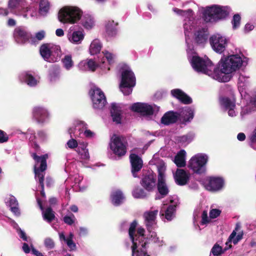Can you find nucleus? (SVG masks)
Wrapping results in <instances>:
<instances>
[{
  "mask_svg": "<svg viewBox=\"0 0 256 256\" xmlns=\"http://www.w3.org/2000/svg\"><path fill=\"white\" fill-rule=\"evenodd\" d=\"M170 94L172 96L178 99L182 103L185 104L192 103V98L180 89H173L170 91Z\"/></svg>",
  "mask_w": 256,
  "mask_h": 256,
  "instance_id": "32",
  "label": "nucleus"
},
{
  "mask_svg": "<svg viewBox=\"0 0 256 256\" xmlns=\"http://www.w3.org/2000/svg\"><path fill=\"white\" fill-rule=\"evenodd\" d=\"M78 68L83 71H87L89 70H88V60H82L79 62L78 64Z\"/></svg>",
  "mask_w": 256,
  "mask_h": 256,
  "instance_id": "55",
  "label": "nucleus"
},
{
  "mask_svg": "<svg viewBox=\"0 0 256 256\" xmlns=\"http://www.w3.org/2000/svg\"><path fill=\"white\" fill-rule=\"evenodd\" d=\"M70 180L72 182V187L75 190L83 191L86 189L88 184L84 180L83 176L80 174H76L68 178L66 180V182Z\"/></svg>",
  "mask_w": 256,
  "mask_h": 256,
  "instance_id": "26",
  "label": "nucleus"
},
{
  "mask_svg": "<svg viewBox=\"0 0 256 256\" xmlns=\"http://www.w3.org/2000/svg\"><path fill=\"white\" fill-rule=\"evenodd\" d=\"M186 152L184 150H180L176 156L174 162L178 167H183L186 165Z\"/></svg>",
  "mask_w": 256,
  "mask_h": 256,
  "instance_id": "42",
  "label": "nucleus"
},
{
  "mask_svg": "<svg viewBox=\"0 0 256 256\" xmlns=\"http://www.w3.org/2000/svg\"><path fill=\"white\" fill-rule=\"evenodd\" d=\"M158 209L151 208L150 210L144 214V223L148 232L146 236L145 230L140 226L137 228L138 223L133 221L130 224L128 230V235L132 245V256H150L148 252L149 241L151 240L158 246L163 244V240L157 236L156 232L153 230L156 226V216Z\"/></svg>",
  "mask_w": 256,
  "mask_h": 256,
  "instance_id": "2",
  "label": "nucleus"
},
{
  "mask_svg": "<svg viewBox=\"0 0 256 256\" xmlns=\"http://www.w3.org/2000/svg\"><path fill=\"white\" fill-rule=\"evenodd\" d=\"M131 109L134 112L140 113L142 116H150L157 113L160 110V107L156 104L136 102L131 106Z\"/></svg>",
  "mask_w": 256,
  "mask_h": 256,
  "instance_id": "15",
  "label": "nucleus"
},
{
  "mask_svg": "<svg viewBox=\"0 0 256 256\" xmlns=\"http://www.w3.org/2000/svg\"><path fill=\"white\" fill-rule=\"evenodd\" d=\"M18 78L22 82H24L30 87L36 86L39 82L40 78L34 77L29 72H22Z\"/></svg>",
  "mask_w": 256,
  "mask_h": 256,
  "instance_id": "27",
  "label": "nucleus"
},
{
  "mask_svg": "<svg viewBox=\"0 0 256 256\" xmlns=\"http://www.w3.org/2000/svg\"><path fill=\"white\" fill-rule=\"evenodd\" d=\"M13 34L15 41L19 44H25L30 37V34L26 28L23 26L16 27L14 31Z\"/></svg>",
  "mask_w": 256,
  "mask_h": 256,
  "instance_id": "23",
  "label": "nucleus"
},
{
  "mask_svg": "<svg viewBox=\"0 0 256 256\" xmlns=\"http://www.w3.org/2000/svg\"><path fill=\"white\" fill-rule=\"evenodd\" d=\"M82 11L77 7L66 6L62 8L58 14L59 20L64 24L76 23L82 18L81 24L86 30H90L95 25L94 18L86 14L82 16Z\"/></svg>",
  "mask_w": 256,
  "mask_h": 256,
  "instance_id": "4",
  "label": "nucleus"
},
{
  "mask_svg": "<svg viewBox=\"0 0 256 256\" xmlns=\"http://www.w3.org/2000/svg\"><path fill=\"white\" fill-rule=\"evenodd\" d=\"M44 246L48 250L53 249L55 246L54 240L50 238H46L44 241Z\"/></svg>",
  "mask_w": 256,
  "mask_h": 256,
  "instance_id": "54",
  "label": "nucleus"
},
{
  "mask_svg": "<svg viewBox=\"0 0 256 256\" xmlns=\"http://www.w3.org/2000/svg\"><path fill=\"white\" fill-rule=\"evenodd\" d=\"M46 36V32L44 30H41L35 34L34 37L32 38V40L33 43H35L36 42L42 40Z\"/></svg>",
  "mask_w": 256,
  "mask_h": 256,
  "instance_id": "51",
  "label": "nucleus"
},
{
  "mask_svg": "<svg viewBox=\"0 0 256 256\" xmlns=\"http://www.w3.org/2000/svg\"><path fill=\"white\" fill-rule=\"evenodd\" d=\"M22 250L26 254L30 253L31 250L30 244L27 242H24L22 244Z\"/></svg>",
  "mask_w": 256,
  "mask_h": 256,
  "instance_id": "62",
  "label": "nucleus"
},
{
  "mask_svg": "<svg viewBox=\"0 0 256 256\" xmlns=\"http://www.w3.org/2000/svg\"><path fill=\"white\" fill-rule=\"evenodd\" d=\"M231 246L230 245L228 246H226L224 248H222L221 246L216 243L211 249L210 256H220Z\"/></svg>",
  "mask_w": 256,
  "mask_h": 256,
  "instance_id": "45",
  "label": "nucleus"
},
{
  "mask_svg": "<svg viewBox=\"0 0 256 256\" xmlns=\"http://www.w3.org/2000/svg\"><path fill=\"white\" fill-rule=\"evenodd\" d=\"M142 186L147 190L150 191L156 186V178L153 174H148L145 176L142 180Z\"/></svg>",
  "mask_w": 256,
  "mask_h": 256,
  "instance_id": "35",
  "label": "nucleus"
},
{
  "mask_svg": "<svg viewBox=\"0 0 256 256\" xmlns=\"http://www.w3.org/2000/svg\"><path fill=\"white\" fill-rule=\"evenodd\" d=\"M37 138L40 141L44 142L48 139V136L45 132L40 130L38 132Z\"/></svg>",
  "mask_w": 256,
  "mask_h": 256,
  "instance_id": "59",
  "label": "nucleus"
},
{
  "mask_svg": "<svg viewBox=\"0 0 256 256\" xmlns=\"http://www.w3.org/2000/svg\"><path fill=\"white\" fill-rule=\"evenodd\" d=\"M30 247H31L32 252L33 254H34L36 256H43V254L42 252H40L39 251L37 250L36 249H35L34 248L32 244V246H30Z\"/></svg>",
  "mask_w": 256,
  "mask_h": 256,
  "instance_id": "64",
  "label": "nucleus"
},
{
  "mask_svg": "<svg viewBox=\"0 0 256 256\" xmlns=\"http://www.w3.org/2000/svg\"><path fill=\"white\" fill-rule=\"evenodd\" d=\"M124 199V195L121 190H116L112 191L110 194V200L114 205L116 206L120 205L123 202Z\"/></svg>",
  "mask_w": 256,
  "mask_h": 256,
  "instance_id": "38",
  "label": "nucleus"
},
{
  "mask_svg": "<svg viewBox=\"0 0 256 256\" xmlns=\"http://www.w3.org/2000/svg\"><path fill=\"white\" fill-rule=\"evenodd\" d=\"M222 210L217 208H212L210 212V218H216L221 214Z\"/></svg>",
  "mask_w": 256,
  "mask_h": 256,
  "instance_id": "57",
  "label": "nucleus"
},
{
  "mask_svg": "<svg viewBox=\"0 0 256 256\" xmlns=\"http://www.w3.org/2000/svg\"><path fill=\"white\" fill-rule=\"evenodd\" d=\"M60 241H64L70 251H75L76 250V246L73 240H66V237L63 232H58Z\"/></svg>",
  "mask_w": 256,
  "mask_h": 256,
  "instance_id": "46",
  "label": "nucleus"
},
{
  "mask_svg": "<svg viewBox=\"0 0 256 256\" xmlns=\"http://www.w3.org/2000/svg\"><path fill=\"white\" fill-rule=\"evenodd\" d=\"M62 63L63 67L66 70H70L74 66V62L72 59V56L70 54H67L64 56L62 59Z\"/></svg>",
  "mask_w": 256,
  "mask_h": 256,
  "instance_id": "44",
  "label": "nucleus"
},
{
  "mask_svg": "<svg viewBox=\"0 0 256 256\" xmlns=\"http://www.w3.org/2000/svg\"><path fill=\"white\" fill-rule=\"evenodd\" d=\"M210 221L209 218L208 216V212L206 210H204L202 214V220L200 224L204 225L208 224Z\"/></svg>",
  "mask_w": 256,
  "mask_h": 256,
  "instance_id": "58",
  "label": "nucleus"
},
{
  "mask_svg": "<svg viewBox=\"0 0 256 256\" xmlns=\"http://www.w3.org/2000/svg\"><path fill=\"white\" fill-rule=\"evenodd\" d=\"M22 134H25L26 138H28L30 141L33 142L36 138L34 132L32 130H28L26 133L22 132Z\"/></svg>",
  "mask_w": 256,
  "mask_h": 256,
  "instance_id": "60",
  "label": "nucleus"
},
{
  "mask_svg": "<svg viewBox=\"0 0 256 256\" xmlns=\"http://www.w3.org/2000/svg\"><path fill=\"white\" fill-rule=\"evenodd\" d=\"M19 236L23 240L28 242L30 244V246H32V240L30 237L27 236L24 232L22 230H19L18 232H17Z\"/></svg>",
  "mask_w": 256,
  "mask_h": 256,
  "instance_id": "53",
  "label": "nucleus"
},
{
  "mask_svg": "<svg viewBox=\"0 0 256 256\" xmlns=\"http://www.w3.org/2000/svg\"><path fill=\"white\" fill-rule=\"evenodd\" d=\"M75 220V216L73 214L64 217V222L68 225H72L74 222Z\"/></svg>",
  "mask_w": 256,
  "mask_h": 256,
  "instance_id": "56",
  "label": "nucleus"
},
{
  "mask_svg": "<svg viewBox=\"0 0 256 256\" xmlns=\"http://www.w3.org/2000/svg\"><path fill=\"white\" fill-rule=\"evenodd\" d=\"M32 114L35 119L39 123H44L48 120L50 114L48 110L44 107L37 106L32 110Z\"/></svg>",
  "mask_w": 256,
  "mask_h": 256,
  "instance_id": "24",
  "label": "nucleus"
},
{
  "mask_svg": "<svg viewBox=\"0 0 256 256\" xmlns=\"http://www.w3.org/2000/svg\"><path fill=\"white\" fill-rule=\"evenodd\" d=\"M4 202L7 206L10 208L11 212L16 216L20 214L18 207V202L16 198L12 195L8 194L4 198Z\"/></svg>",
  "mask_w": 256,
  "mask_h": 256,
  "instance_id": "28",
  "label": "nucleus"
},
{
  "mask_svg": "<svg viewBox=\"0 0 256 256\" xmlns=\"http://www.w3.org/2000/svg\"><path fill=\"white\" fill-rule=\"evenodd\" d=\"M132 196L136 198H144L147 194L145 191L140 188H135L132 192Z\"/></svg>",
  "mask_w": 256,
  "mask_h": 256,
  "instance_id": "49",
  "label": "nucleus"
},
{
  "mask_svg": "<svg viewBox=\"0 0 256 256\" xmlns=\"http://www.w3.org/2000/svg\"><path fill=\"white\" fill-rule=\"evenodd\" d=\"M40 54L42 58L50 62H54L60 58V48L51 44H42L40 48Z\"/></svg>",
  "mask_w": 256,
  "mask_h": 256,
  "instance_id": "12",
  "label": "nucleus"
},
{
  "mask_svg": "<svg viewBox=\"0 0 256 256\" xmlns=\"http://www.w3.org/2000/svg\"><path fill=\"white\" fill-rule=\"evenodd\" d=\"M93 107L95 109H102L106 104V98L103 92L98 87H94L90 92Z\"/></svg>",
  "mask_w": 256,
  "mask_h": 256,
  "instance_id": "17",
  "label": "nucleus"
},
{
  "mask_svg": "<svg viewBox=\"0 0 256 256\" xmlns=\"http://www.w3.org/2000/svg\"><path fill=\"white\" fill-rule=\"evenodd\" d=\"M219 101L221 108L226 112L230 116L234 117L237 115L236 100L234 98L221 97Z\"/></svg>",
  "mask_w": 256,
  "mask_h": 256,
  "instance_id": "19",
  "label": "nucleus"
},
{
  "mask_svg": "<svg viewBox=\"0 0 256 256\" xmlns=\"http://www.w3.org/2000/svg\"><path fill=\"white\" fill-rule=\"evenodd\" d=\"M88 146V144L86 142H79V146L77 149H76V152L82 162H87L90 160V156Z\"/></svg>",
  "mask_w": 256,
  "mask_h": 256,
  "instance_id": "30",
  "label": "nucleus"
},
{
  "mask_svg": "<svg viewBox=\"0 0 256 256\" xmlns=\"http://www.w3.org/2000/svg\"><path fill=\"white\" fill-rule=\"evenodd\" d=\"M240 16L238 14H236L234 16L232 21V28L234 30H236L240 26Z\"/></svg>",
  "mask_w": 256,
  "mask_h": 256,
  "instance_id": "52",
  "label": "nucleus"
},
{
  "mask_svg": "<svg viewBox=\"0 0 256 256\" xmlns=\"http://www.w3.org/2000/svg\"><path fill=\"white\" fill-rule=\"evenodd\" d=\"M236 232L234 231L232 232L230 236L228 241L226 242V246H228L229 245H230L231 246L230 244L232 242H233L234 244H236L241 239V236L240 235L236 236Z\"/></svg>",
  "mask_w": 256,
  "mask_h": 256,
  "instance_id": "50",
  "label": "nucleus"
},
{
  "mask_svg": "<svg viewBox=\"0 0 256 256\" xmlns=\"http://www.w3.org/2000/svg\"><path fill=\"white\" fill-rule=\"evenodd\" d=\"M74 26H71L68 32L67 38L69 42L74 44H80L84 39L85 34L83 30H74Z\"/></svg>",
  "mask_w": 256,
  "mask_h": 256,
  "instance_id": "22",
  "label": "nucleus"
},
{
  "mask_svg": "<svg viewBox=\"0 0 256 256\" xmlns=\"http://www.w3.org/2000/svg\"><path fill=\"white\" fill-rule=\"evenodd\" d=\"M178 112L172 110L165 113L160 120L161 123L165 126H168L176 123L178 120Z\"/></svg>",
  "mask_w": 256,
  "mask_h": 256,
  "instance_id": "33",
  "label": "nucleus"
},
{
  "mask_svg": "<svg viewBox=\"0 0 256 256\" xmlns=\"http://www.w3.org/2000/svg\"><path fill=\"white\" fill-rule=\"evenodd\" d=\"M102 48V44L98 39L94 40L90 46L89 51L91 55L96 54H98L101 50Z\"/></svg>",
  "mask_w": 256,
  "mask_h": 256,
  "instance_id": "43",
  "label": "nucleus"
},
{
  "mask_svg": "<svg viewBox=\"0 0 256 256\" xmlns=\"http://www.w3.org/2000/svg\"><path fill=\"white\" fill-rule=\"evenodd\" d=\"M32 156L34 160L36 162L34 166L35 178L36 180H38V182L42 188V196H44V172L46 169L47 168L46 160L48 158V154H46L40 156H36V154H32Z\"/></svg>",
  "mask_w": 256,
  "mask_h": 256,
  "instance_id": "7",
  "label": "nucleus"
},
{
  "mask_svg": "<svg viewBox=\"0 0 256 256\" xmlns=\"http://www.w3.org/2000/svg\"><path fill=\"white\" fill-rule=\"evenodd\" d=\"M229 40L228 37L220 33L214 34L210 38L212 50L218 54H222L226 50Z\"/></svg>",
  "mask_w": 256,
  "mask_h": 256,
  "instance_id": "13",
  "label": "nucleus"
},
{
  "mask_svg": "<svg viewBox=\"0 0 256 256\" xmlns=\"http://www.w3.org/2000/svg\"><path fill=\"white\" fill-rule=\"evenodd\" d=\"M88 229L85 227H80L79 235L80 236H86L88 234Z\"/></svg>",
  "mask_w": 256,
  "mask_h": 256,
  "instance_id": "63",
  "label": "nucleus"
},
{
  "mask_svg": "<svg viewBox=\"0 0 256 256\" xmlns=\"http://www.w3.org/2000/svg\"><path fill=\"white\" fill-rule=\"evenodd\" d=\"M238 88L242 96L245 94L246 88L249 85L250 77L244 74H240L238 78Z\"/></svg>",
  "mask_w": 256,
  "mask_h": 256,
  "instance_id": "36",
  "label": "nucleus"
},
{
  "mask_svg": "<svg viewBox=\"0 0 256 256\" xmlns=\"http://www.w3.org/2000/svg\"><path fill=\"white\" fill-rule=\"evenodd\" d=\"M208 157L205 154L200 153L194 156L189 160L188 167L198 174L204 173Z\"/></svg>",
  "mask_w": 256,
  "mask_h": 256,
  "instance_id": "11",
  "label": "nucleus"
},
{
  "mask_svg": "<svg viewBox=\"0 0 256 256\" xmlns=\"http://www.w3.org/2000/svg\"><path fill=\"white\" fill-rule=\"evenodd\" d=\"M156 166L158 174V189L162 196H156L155 199L160 200L168 194V189L165 182V172L166 170L165 163L162 160H160L157 162Z\"/></svg>",
  "mask_w": 256,
  "mask_h": 256,
  "instance_id": "10",
  "label": "nucleus"
},
{
  "mask_svg": "<svg viewBox=\"0 0 256 256\" xmlns=\"http://www.w3.org/2000/svg\"><path fill=\"white\" fill-rule=\"evenodd\" d=\"M128 144L126 138L113 134L110 139L109 147L112 152L118 156H124L127 151Z\"/></svg>",
  "mask_w": 256,
  "mask_h": 256,
  "instance_id": "9",
  "label": "nucleus"
},
{
  "mask_svg": "<svg viewBox=\"0 0 256 256\" xmlns=\"http://www.w3.org/2000/svg\"><path fill=\"white\" fill-rule=\"evenodd\" d=\"M256 110V94L253 98H251L246 104L242 108L240 116L242 119H244L246 116L252 112Z\"/></svg>",
  "mask_w": 256,
  "mask_h": 256,
  "instance_id": "29",
  "label": "nucleus"
},
{
  "mask_svg": "<svg viewBox=\"0 0 256 256\" xmlns=\"http://www.w3.org/2000/svg\"><path fill=\"white\" fill-rule=\"evenodd\" d=\"M38 203L40 210L42 211L44 219L48 222H51L53 220H54L55 216L52 209L50 208H48L44 210L42 204L39 200H38Z\"/></svg>",
  "mask_w": 256,
  "mask_h": 256,
  "instance_id": "41",
  "label": "nucleus"
},
{
  "mask_svg": "<svg viewBox=\"0 0 256 256\" xmlns=\"http://www.w3.org/2000/svg\"><path fill=\"white\" fill-rule=\"evenodd\" d=\"M102 54V58L99 60L98 63L96 62L92 59H87L89 70L94 72L98 66L104 70H110V66L115 62V55L107 50L103 51Z\"/></svg>",
  "mask_w": 256,
  "mask_h": 256,
  "instance_id": "8",
  "label": "nucleus"
},
{
  "mask_svg": "<svg viewBox=\"0 0 256 256\" xmlns=\"http://www.w3.org/2000/svg\"><path fill=\"white\" fill-rule=\"evenodd\" d=\"M122 110L120 104H112L111 106L110 114L112 120L116 124H120L122 116Z\"/></svg>",
  "mask_w": 256,
  "mask_h": 256,
  "instance_id": "34",
  "label": "nucleus"
},
{
  "mask_svg": "<svg viewBox=\"0 0 256 256\" xmlns=\"http://www.w3.org/2000/svg\"><path fill=\"white\" fill-rule=\"evenodd\" d=\"M230 12L229 6L213 5L204 9L202 17L206 22H214L225 18Z\"/></svg>",
  "mask_w": 256,
  "mask_h": 256,
  "instance_id": "5",
  "label": "nucleus"
},
{
  "mask_svg": "<svg viewBox=\"0 0 256 256\" xmlns=\"http://www.w3.org/2000/svg\"><path fill=\"white\" fill-rule=\"evenodd\" d=\"M117 25L118 23L112 20H109L106 22L105 24L106 30L108 36L112 37L116 36L118 32Z\"/></svg>",
  "mask_w": 256,
  "mask_h": 256,
  "instance_id": "40",
  "label": "nucleus"
},
{
  "mask_svg": "<svg viewBox=\"0 0 256 256\" xmlns=\"http://www.w3.org/2000/svg\"><path fill=\"white\" fill-rule=\"evenodd\" d=\"M50 2L47 0H40V14L43 16H46L50 9Z\"/></svg>",
  "mask_w": 256,
  "mask_h": 256,
  "instance_id": "47",
  "label": "nucleus"
},
{
  "mask_svg": "<svg viewBox=\"0 0 256 256\" xmlns=\"http://www.w3.org/2000/svg\"><path fill=\"white\" fill-rule=\"evenodd\" d=\"M194 138V135L192 134H188L179 136L178 138V140L182 146H186L193 140Z\"/></svg>",
  "mask_w": 256,
  "mask_h": 256,
  "instance_id": "48",
  "label": "nucleus"
},
{
  "mask_svg": "<svg viewBox=\"0 0 256 256\" xmlns=\"http://www.w3.org/2000/svg\"><path fill=\"white\" fill-rule=\"evenodd\" d=\"M178 204V200L177 196H174L164 204L160 214L164 216L165 218L168 221L172 220L176 216V208Z\"/></svg>",
  "mask_w": 256,
  "mask_h": 256,
  "instance_id": "14",
  "label": "nucleus"
},
{
  "mask_svg": "<svg viewBox=\"0 0 256 256\" xmlns=\"http://www.w3.org/2000/svg\"><path fill=\"white\" fill-rule=\"evenodd\" d=\"M178 112V119L180 123L186 124L194 118V110L190 106H184L180 108Z\"/></svg>",
  "mask_w": 256,
  "mask_h": 256,
  "instance_id": "20",
  "label": "nucleus"
},
{
  "mask_svg": "<svg viewBox=\"0 0 256 256\" xmlns=\"http://www.w3.org/2000/svg\"><path fill=\"white\" fill-rule=\"evenodd\" d=\"M8 140V136L4 132L0 130V144L6 142Z\"/></svg>",
  "mask_w": 256,
  "mask_h": 256,
  "instance_id": "61",
  "label": "nucleus"
},
{
  "mask_svg": "<svg viewBox=\"0 0 256 256\" xmlns=\"http://www.w3.org/2000/svg\"><path fill=\"white\" fill-rule=\"evenodd\" d=\"M205 188L212 192L221 191L224 186V180L220 176H208L204 182Z\"/></svg>",
  "mask_w": 256,
  "mask_h": 256,
  "instance_id": "18",
  "label": "nucleus"
},
{
  "mask_svg": "<svg viewBox=\"0 0 256 256\" xmlns=\"http://www.w3.org/2000/svg\"><path fill=\"white\" fill-rule=\"evenodd\" d=\"M186 50L188 61L194 71L207 74L220 82L230 81L232 73L248 64V58L240 53L222 57L216 68H214L212 62L208 57L199 56L190 46Z\"/></svg>",
  "mask_w": 256,
  "mask_h": 256,
  "instance_id": "1",
  "label": "nucleus"
},
{
  "mask_svg": "<svg viewBox=\"0 0 256 256\" xmlns=\"http://www.w3.org/2000/svg\"><path fill=\"white\" fill-rule=\"evenodd\" d=\"M68 132L70 135V139L66 143V146L67 148L77 149L79 146V142L75 139L76 138H81L80 134H78L77 132H76L74 128L72 126L68 130Z\"/></svg>",
  "mask_w": 256,
  "mask_h": 256,
  "instance_id": "31",
  "label": "nucleus"
},
{
  "mask_svg": "<svg viewBox=\"0 0 256 256\" xmlns=\"http://www.w3.org/2000/svg\"><path fill=\"white\" fill-rule=\"evenodd\" d=\"M8 6L14 14L27 18L29 8L26 6L24 0H9Z\"/></svg>",
  "mask_w": 256,
  "mask_h": 256,
  "instance_id": "16",
  "label": "nucleus"
},
{
  "mask_svg": "<svg viewBox=\"0 0 256 256\" xmlns=\"http://www.w3.org/2000/svg\"><path fill=\"white\" fill-rule=\"evenodd\" d=\"M173 11L184 18L183 28L188 48L190 46L193 48L190 44L192 38L199 44H205L208 35V28L205 26L198 24L197 20L194 18L193 11L190 9L184 10L176 8H173Z\"/></svg>",
  "mask_w": 256,
  "mask_h": 256,
  "instance_id": "3",
  "label": "nucleus"
},
{
  "mask_svg": "<svg viewBox=\"0 0 256 256\" xmlns=\"http://www.w3.org/2000/svg\"><path fill=\"white\" fill-rule=\"evenodd\" d=\"M121 81L120 85V91L124 95H129L132 92L136 85V77L129 66L124 64L120 68Z\"/></svg>",
  "mask_w": 256,
  "mask_h": 256,
  "instance_id": "6",
  "label": "nucleus"
},
{
  "mask_svg": "<svg viewBox=\"0 0 256 256\" xmlns=\"http://www.w3.org/2000/svg\"><path fill=\"white\" fill-rule=\"evenodd\" d=\"M142 150L136 148L133 150L135 153H132L130 155V160L132 165V172L134 177H136V172L140 171L142 166V160L136 153H138V151Z\"/></svg>",
  "mask_w": 256,
  "mask_h": 256,
  "instance_id": "25",
  "label": "nucleus"
},
{
  "mask_svg": "<svg viewBox=\"0 0 256 256\" xmlns=\"http://www.w3.org/2000/svg\"><path fill=\"white\" fill-rule=\"evenodd\" d=\"M60 77V68L58 66H53L48 72V78L51 82L58 81Z\"/></svg>",
  "mask_w": 256,
  "mask_h": 256,
  "instance_id": "39",
  "label": "nucleus"
},
{
  "mask_svg": "<svg viewBox=\"0 0 256 256\" xmlns=\"http://www.w3.org/2000/svg\"><path fill=\"white\" fill-rule=\"evenodd\" d=\"M174 178L178 184L184 186L186 184L188 177L184 170L178 169L174 174Z\"/></svg>",
  "mask_w": 256,
  "mask_h": 256,
  "instance_id": "37",
  "label": "nucleus"
},
{
  "mask_svg": "<svg viewBox=\"0 0 256 256\" xmlns=\"http://www.w3.org/2000/svg\"><path fill=\"white\" fill-rule=\"evenodd\" d=\"M72 127L78 134L83 133L84 136L88 138H92L95 136V133L88 128L87 124L84 121L75 120Z\"/></svg>",
  "mask_w": 256,
  "mask_h": 256,
  "instance_id": "21",
  "label": "nucleus"
}]
</instances>
